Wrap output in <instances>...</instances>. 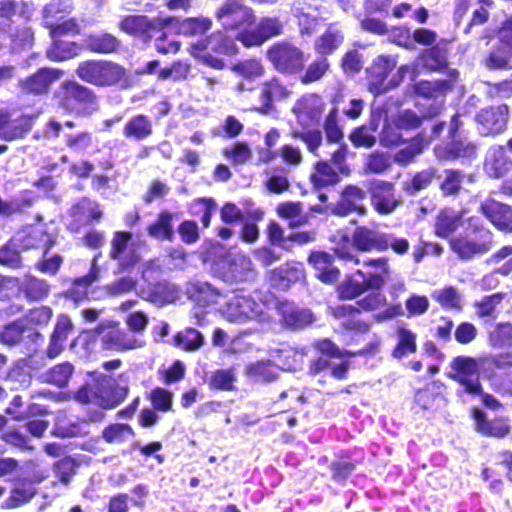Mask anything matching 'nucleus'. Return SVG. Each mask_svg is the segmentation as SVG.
<instances>
[{"instance_id":"nucleus-1","label":"nucleus","mask_w":512,"mask_h":512,"mask_svg":"<svg viewBox=\"0 0 512 512\" xmlns=\"http://www.w3.org/2000/svg\"><path fill=\"white\" fill-rule=\"evenodd\" d=\"M199 293L207 295V304L220 305L223 316L229 322L246 323L256 320L259 323H266L271 318L265 303H258L243 292L232 293L224 303L221 302L222 295L207 283L199 286Z\"/></svg>"},{"instance_id":"nucleus-2","label":"nucleus","mask_w":512,"mask_h":512,"mask_svg":"<svg viewBox=\"0 0 512 512\" xmlns=\"http://www.w3.org/2000/svg\"><path fill=\"white\" fill-rule=\"evenodd\" d=\"M357 306L359 308L346 304L336 306L333 308V315L338 319L348 316L349 318L343 322L346 328L365 332L369 329V325L354 318V312H358L359 309L371 312L383 309V311L373 315L374 320L377 322L388 321L401 314V307L399 305H387L386 296L380 290H376V292L358 301Z\"/></svg>"},{"instance_id":"nucleus-3","label":"nucleus","mask_w":512,"mask_h":512,"mask_svg":"<svg viewBox=\"0 0 512 512\" xmlns=\"http://www.w3.org/2000/svg\"><path fill=\"white\" fill-rule=\"evenodd\" d=\"M493 244V234L482 224L479 217L467 219L464 233L450 240V247L459 258L470 260L489 252Z\"/></svg>"},{"instance_id":"nucleus-4","label":"nucleus","mask_w":512,"mask_h":512,"mask_svg":"<svg viewBox=\"0 0 512 512\" xmlns=\"http://www.w3.org/2000/svg\"><path fill=\"white\" fill-rule=\"evenodd\" d=\"M127 386L116 384L111 377H103L94 385L81 388L75 395L80 403L94 404L104 409L117 406L127 395Z\"/></svg>"},{"instance_id":"nucleus-5","label":"nucleus","mask_w":512,"mask_h":512,"mask_svg":"<svg viewBox=\"0 0 512 512\" xmlns=\"http://www.w3.org/2000/svg\"><path fill=\"white\" fill-rule=\"evenodd\" d=\"M396 60L392 56L380 55L378 56L371 67L368 69L369 73V90L379 95L386 92L388 89L396 87L403 80L407 73L411 74V80L416 77L414 68L404 65L401 66L397 74L394 75L390 81H386L388 74L395 68Z\"/></svg>"},{"instance_id":"nucleus-6","label":"nucleus","mask_w":512,"mask_h":512,"mask_svg":"<svg viewBox=\"0 0 512 512\" xmlns=\"http://www.w3.org/2000/svg\"><path fill=\"white\" fill-rule=\"evenodd\" d=\"M58 105L78 115H89L97 109L93 92L75 81H66L55 92Z\"/></svg>"},{"instance_id":"nucleus-7","label":"nucleus","mask_w":512,"mask_h":512,"mask_svg":"<svg viewBox=\"0 0 512 512\" xmlns=\"http://www.w3.org/2000/svg\"><path fill=\"white\" fill-rule=\"evenodd\" d=\"M191 54L201 59L207 65L215 69H222L225 66L221 55L231 56L237 52L235 41L223 34L216 32L205 40L191 46Z\"/></svg>"},{"instance_id":"nucleus-8","label":"nucleus","mask_w":512,"mask_h":512,"mask_svg":"<svg viewBox=\"0 0 512 512\" xmlns=\"http://www.w3.org/2000/svg\"><path fill=\"white\" fill-rule=\"evenodd\" d=\"M76 74L84 82L100 87L118 84L126 78L124 67L106 60L81 62L76 69Z\"/></svg>"},{"instance_id":"nucleus-9","label":"nucleus","mask_w":512,"mask_h":512,"mask_svg":"<svg viewBox=\"0 0 512 512\" xmlns=\"http://www.w3.org/2000/svg\"><path fill=\"white\" fill-rule=\"evenodd\" d=\"M94 335L101 337L103 345L108 349L131 350L144 345V341L118 327V322L102 320L93 330Z\"/></svg>"},{"instance_id":"nucleus-10","label":"nucleus","mask_w":512,"mask_h":512,"mask_svg":"<svg viewBox=\"0 0 512 512\" xmlns=\"http://www.w3.org/2000/svg\"><path fill=\"white\" fill-rule=\"evenodd\" d=\"M215 17L225 30L248 31L255 19L253 10L238 0L225 1L216 11Z\"/></svg>"},{"instance_id":"nucleus-11","label":"nucleus","mask_w":512,"mask_h":512,"mask_svg":"<svg viewBox=\"0 0 512 512\" xmlns=\"http://www.w3.org/2000/svg\"><path fill=\"white\" fill-rule=\"evenodd\" d=\"M267 57L276 70L282 73L295 74L304 67V54L296 46L282 42L273 45L267 51Z\"/></svg>"},{"instance_id":"nucleus-12","label":"nucleus","mask_w":512,"mask_h":512,"mask_svg":"<svg viewBox=\"0 0 512 512\" xmlns=\"http://www.w3.org/2000/svg\"><path fill=\"white\" fill-rule=\"evenodd\" d=\"M459 119L454 115L450 122L449 135L451 142L446 145H438L434 152L438 159L452 160L457 158H471L475 155L476 146L468 142L462 133L459 132Z\"/></svg>"},{"instance_id":"nucleus-13","label":"nucleus","mask_w":512,"mask_h":512,"mask_svg":"<svg viewBox=\"0 0 512 512\" xmlns=\"http://www.w3.org/2000/svg\"><path fill=\"white\" fill-rule=\"evenodd\" d=\"M326 107L327 104L322 96L306 93L295 102L292 112L302 128H310L321 121Z\"/></svg>"},{"instance_id":"nucleus-14","label":"nucleus","mask_w":512,"mask_h":512,"mask_svg":"<svg viewBox=\"0 0 512 512\" xmlns=\"http://www.w3.org/2000/svg\"><path fill=\"white\" fill-rule=\"evenodd\" d=\"M451 370V378L463 386L467 393L472 395L482 394L476 359L467 356H458L451 362Z\"/></svg>"},{"instance_id":"nucleus-15","label":"nucleus","mask_w":512,"mask_h":512,"mask_svg":"<svg viewBox=\"0 0 512 512\" xmlns=\"http://www.w3.org/2000/svg\"><path fill=\"white\" fill-rule=\"evenodd\" d=\"M33 120L15 109H0V139L10 142L23 138L32 129Z\"/></svg>"},{"instance_id":"nucleus-16","label":"nucleus","mask_w":512,"mask_h":512,"mask_svg":"<svg viewBox=\"0 0 512 512\" xmlns=\"http://www.w3.org/2000/svg\"><path fill=\"white\" fill-rule=\"evenodd\" d=\"M55 243L56 236L48 232L46 226L41 223L24 227L12 237V244H16L20 250L51 248Z\"/></svg>"},{"instance_id":"nucleus-17","label":"nucleus","mask_w":512,"mask_h":512,"mask_svg":"<svg viewBox=\"0 0 512 512\" xmlns=\"http://www.w3.org/2000/svg\"><path fill=\"white\" fill-rule=\"evenodd\" d=\"M374 209L381 215L393 213L401 199L395 193L394 185L383 180H374L368 188Z\"/></svg>"},{"instance_id":"nucleus-18","label":"nucleus","mask_w":512,"mask_h":512,"mask_svg":"<svg viewBox=\"0 0 512 512\" xmlns=\"http://www.w3.org/2000/svg\"><path fill=\"white\" fill-rule=\"evenodd\" d=\"M109 255L110 258L118 262L123 271L134 266L140 260L136 244L132 241V234L129 232L114 233Z\"/></svg>"},{"instance_id":"nucleus-19","label":"nucleus","mask_w":512,"mask_h":512,"mask_svg":"<svg viewBox=\"0 0 512 512\" xmlns=\"http://www.w3.org/2000/svg\"><path fill=\"white\" fill-rule=\"evenodd\" d=\"M282 29L283 25L277 17H263L254 29L238 32L237 39L245 46H258L268 39L280 35Z\"/></svg>"},{"instance_id":"nucleus-20","label":"nucleus","mask_w":512,"mask_h":512,"mask_svg":"<svg viewBox=\"0 0 512 512\" xmlns=\"http://www.w3.org/2000/svg\"><path fill=\"white\" fill-rule=\"evenodd\" d=\"M363 268L356 271V276L366 278L371 290H381L391 275L389 259L386 257L367 259L363 262Z\"/></svg>"},{"instance_id":"nucleus-21","label":"nucleus","mask_w":512,"mask_h":512,"mask_svg":"<svg viewBox=\"0 0 512 512\" xmlns=\"http://www.w3.org/2000/svg\"><path fill=\"white\" fill-rule=\"evenodd\" d=\"M224 277L229 282H249L255 279L256 271L248 256L241 253L229 254Z\"/></svg>"},{"instance_id":"nucleus-22","label":"nucleus","mask_w":512,"mask_h":512,"mask_svg":"<svg viewBox=\"0 0 512 512\" xmlns=\"http://www.w3.org/2000/svg\"><path fill=\"white\" fill-rule=\"evenodd\" d=\"M508 119V107L500 105L481 110L476 121L481 134L500 133L506 126Z\"/></svg>"},{"instance_id":"nucleus-23","label":"nucleus","mask_w":512,"mask_h":512,"mask_svg":"<svg viewBox=\"0 0 512 512\" xmlns=\"http://www.w3.org/2000/svg\"><path fill=\"white\" fill-rule=\"evenodd\" d=\"M366 199V192L357 186H348L342 192L341 198L338 203L333 207L332 212L338 216H347L352 212L360 215L366 213L364 201Z\"/></svg>"},{"instance_id":"nucleus-24","label":"nucleus","mask_w":512,"mask_h":512,"mask_svg":"<svg viewBox=\"0 0 512 512\" xmlns=\"http://www.w3.org/2000/svg\"><path fill=\"white\" fill-rule=\"evenodd\" d=\"M480 210L498 230L512 232V207L489 198L481 203Z\"/></svg>"},{"instance_id":"nucleus-25","label":"nucleus","mask_w":512,"mask_h":512,"mask_svg":"<svg viewBox=\"0 0 512 512\" xmlns=\"http://www.w3.org/2000/svg\"><path fill=\"white\" fill-rule=\"evenodd\" d=\"M468 216L466 209L459 211L446 208L437 216L435 223V232L439 237L447 238L452 235L459 227L467 226Z\"/></svg>"},{"instance_id":"nucleus-26","label":"nucleus","mask_w":512,"mask_h":512,"mask_svg":"<svg viewBox=\"0 0 512 512\" xmlns=\"http://www.w3.org/2000/svg\"><path fill=\"white\" fill-rule=\"evenodd\" d=\"M292 91L283 85L278 79L273 78L266 81L261 89L260 105L251 106L250 110L258 111L262 114H267L272 110V103L288 98Z\"/></svg>"},{"instance_id":"nucleus-27","label":"nucleus","mask_w":512,"mask_h":512,"mask_svg":"<svg viewBox=\"0 0 512 512\" xmlns=\"http://www.w3.org/2000/svg\"><path fill=\"white\" fill-rule=\"evenodd\" d=\"M212 27V20L208 17L196 18H166L165 28L185 36H197L207 32Z\"/></svg>"},{"instance_id":"nucleus-28","label":"nucleus","mask_w":512,"mask_h":512,"mask_svg":"<svg viewBox=\"0 0 512 512\" xmlns=\"http://www.w3.org/2000/svg\"><path fill=\"white\" fill-rule=\"evenodd\" d=\"M63 75V72L53 68H42L35 74L21 81V87L27 93L43 94Z\"/></svg>"},{"instance_id":"nucleus-29","label":"nucleus","mask_w":512,"mask_h":512,"mask_svg":"<svg viewBox=\"0 0 512 512\" xmlns=\"http://www.w3.org/2000/svg\"><path fill=\"white\" fill-rule=\"evenodd\" d=\"M162 25L165 27V19L155 18L149 20L146 16L138 15L128 16L123 19L120 23V28L128 34L150 39L153 37V32Z\"/></svg>"},{"instance_id":"nucleus-30","label":"nucleus","mask_w":512,"mask_h":512,"mask_svg":"<svg viewBox=\"0 0 512 512\" xmlns=\"http://www.w3.org/2000/svg\"><path fill=\"white\" fill-rule=\"evenodd\" d=\"M382 118V107L373 106L369 126H361L353 130L349 139L356 147L370 148L376 143L374 135Z\"/></svg>"},{"instance_id":"nucleus-31","label":"nucleus","mask_w":512,"mask_h":512,"mask_svg":"<svg viewBox=\"0 0 512 512\" xmlns=\"http://www.w3.org/2000/svg\"><path fill=\"white\" fill-rule=\"evenodd\" d=\"M278 314L285 325L301 328L313 322V314L308 309L295 306L293 303L282 301L276 304Z\"/></svg>"},{"instance_id":"nucleus-32","label":"nucleus","mask_w":512,"mask_h":512,"mask_svg":"<svg viewBox=\"0 0 512 512\" xmlns=\"http://www.w3.org/2000/svg\"><path fill=\"white\" fill-rule=\"evenodd\" d=\"M512 168V161L501 146L491 147L485 157L484 170L491 178H500Z\"/></svg>"},{"instance_id":"nucleus-33","label":"nucleus","mask_w":512,"mask_h":512,"mask_svg":"<svg viewBox=\"0 0 512 512\" xmlns=\"http://www.w3.org/2000/svg\"><path fill=\"white\" fill-rule=\"evenodd\" d=\"M384 233L375 228L358 226L352 235L353 246L363 252L381 251Z\"/></svg>"},{"instance_id":"nucleus-34","label":"nucleus","mask_w":512,"mask_h":512,"mask_svg":"<svg viewBox=\"0 0 512 512\" xmlns=\"http://www.w3.org/2000/svg\"><path fill=\"white\" fill-rule=\"evenodd\" d=\"M233 70L243 78L236 85V91L240 94L253 90V80L262 76L264 72L262 64L257 60H246L238 63L233 67Z\"/></svg>"},{"instance_id":"nucleus-35","label":"nucleus","mask_w":512,"mask_h":512,"mask_svg":"<svg viewBox=\"0 0 512 512\" xmlns=\"http://www.w3.org/2000/svg\"><path fill=\"white\" fill-rule=\"evenodd\" d=\"M478 371L484 378L492 379L496 369L512 367V352L501 354H486L476 359Z\"/></svg>"},{"instance_id":"nucleus-36","label":"nucleus","mask_w":512,"mask_h":512,"mask_svg":"<svg viewBox=\"0 0 512 512\" xmlns=\"http://www.w3.org/2000/svg\"><path fill=\"white\" fill-rule=\"evenodd\" d=\"M309 263L317 270V277L324 283H333L338 279L339 270L333 266V258L326 252H313Z\"/></svg>"},{"instance_id":"nucleus-37","label":"nucleus","mask_w":512,"mask_h":512,"mask_svg":"<svg viewBox=\"0 0 512 512\" xmlns=\"http://www.w3.org/2000/svg\"><path fill=\"white\" fill-rule=\"evenodd\" d=\"M19 291L29 300L41 301L48 297L50 285L44 279L27 274L19 283Z\"/></svg>"},{"instance_id":"nucleus-38","label":"nucleus","mask_w":512,"mask_h":512,"mask_svg":"<svg viewBox=\"0 0 512 512\" xmlns=\"http://www.w3.org/2000/svg\"><path fill=\"white\" fill-rule=\"evenodd\" d=\"M175 214L169 211L159 213L155 222L147 227V233L156 240L172 241L174 238L173 221Z\"/></svg>"},{"instance_id":"nucleus-39","label":"nucleus","mask_w":512,"mask_h":512,"mask_svg":"<svg viewBox=\"0 0 512 512\" xmlns=\"http://www.w3.org/2000/svg\"><path fill=\"white\" fill-rule=\"evenodd\" d=\"M120 44V41L114 35L105 32L90 34L85 39L86 47L92 52L100 54L116 52Z\"/></svg>"},{"instance_id":"nucleus-40","label":"nucleus","mask_w":512,"mask_h":512,"mask_svg":"<svg viewBox=\"0 0 512 512\" xmlns=\"http://www.w3.org/2000/svg\"><path fill=\"white\" fill-rule=\"evenodd\" d=\"M152 134V122L145 115H136L129 119L124 126L123 135L126 138L141 141Z\"/></svg>"},{"instance_id":"nucleus-41","label":"nucleus","mask_w":512,"mask_h":512,"mask_svg":"<svg viewBox=\"0 0 512 512\" xmlns=\"http://www.w3.org/2000/svg\"><path fill=\"white\" fill-rule=\"evenodd\" d=\"M317 349L322 354V356L319 357L314 364V370L316 372L331 366L328 358L344 359L354 354L346 350H340L333 342L328 339H324L318 342Z\"/></svg>"},{"instance_id":"nucleus-42","label":"nucleus","mask_w":512,"mask_h":512,"mask_svg":"<svg viewBox=\"0 0 512 512\" xmlns=\"http://www.w3.org/2000/svg\"><path fill=\"white\" fill-rule=\"evenodd\" d=\"M488 341L493 348L512 347V323L498 322L488 329Z\"/></svg>"},{"instance_id":"nucleus-43","label":"nucleus","mask_w":512,"mask_h":512,"mask_svg":"<svg viewBox=\"0 0 512 512\" xmlns=\"http://www.w3.org/2000/svg\"><path fill=\"white\" fill-rule=\"evenodd\" d=\"M473 418L475 421L476 430L485 436L502 438L509 432V427L506 424L498 421H487L485 414L479 409L473 410Z\"/></svg>"},{"instance_id":"nucleus-44","label":"nucleus","mask_w":512,"mask_h":512,"mask_svg":"<svg viewBox=\"0 0 512 512\" xmlns=\"http://www.w3.org/2000/svg\"><path fill=\"white\" fill-rule=\"evenodd\" d=\"M344 40L343 33L335 25H330L327 30L316 40L315 50L326 55L337 49Z\"/></svg>"},{"instance_id":"nucleus-45","label":"nucleus","mask_w":512,"mask_h":512,"mask_svg":"<svg viewBox=\"0 0 512 512\" xmlns=\"http://www.w3.org/2000/svg\"><path fill=\"white\" fill-rule=\"evenodd\" d=\"M278 215L288 221L291 228L305 225L308 222V214L303 213L299 202H285L277 207Z\"/></svg>"},{"instance_id":"nucleus-46","label":"nucleus","mask_w":512,"mask_h":512,"mask_svg":"<svg viewBox=\"0 0 512 512\" xmlns=\"http://www.w3.org/2000/svg\"><path fill=\"white\" fill-rule=\"evenodd\" d=\"M384 116V125L379 134V142L383 147L391 148L398 146L403 142L401 134L402 129H397L395 122L387 112L382 108V117Z\"/></svg>"},{"instance_id":"nucleus-47","label":"nucleus","mask_w":512,"mask_h":512,"mask_svg":"<svg viewBox=\"0 0 512 512\" xmlns=\"http://www.w3.org/2000/svg\"><path fill=\"white\" fill-rule=\"evenodd\" d=\"M74 368L68 363H61L46 370L41 378L44 382L53 384L57 387H65L73 374Z\"/></svg>"},{"instance_id":"nucleus-48","label":"nucleus","mask_w":512,"mask_h":512,"mask_svg":"<svg viewBox=\"0 0 512 512\" xmlns=\"http://www.w3.org/2000/svg\"><path fill=\"white\" fill-rule=\"evenodd\" d=\"M398 343L393 351L395 358L401 359L416 351V334L406 328L399 326L397 329Z\"/></svg>"},{"instance_id":"nucleus-49","label":"nucleus","mask_w":512,"mask_h":512,"mask_svg":"<svg viewBox=\"0 0 512 512\" xmlns=\"http://www.w3.org/2000/svg\"><path fill=\"white\" fill-rule=\"evenodd\" d=\"M53 40V44L47 50V57L50 60L64 61L78 55L79 47L75 42L63 41L58 38Z\"/></svg>"},{"instance_id":"nucleus-50","label":"nucleus","mask_w":512,"mask_h":512,"mask_svg":"<svg viewBox=\"0 0 512 512\" xmlns=\"http://www.w3.org/2000/svg\"><path fill=\"white\" fill-rule=\"evenodd\" d=\"M367 290H371L368 281L364 277L356 276V272L344 281L339 287V294L342 298L353 299Z\"/></svg>"},{"instance_id":"nucleus-51","label":"nucleus","mask_w":512,"mask_h":512,"mask_svg":"<svg viewBox=\"0 0 512 512\" xmlns=\"http://www.w3.org/2000/svg\"><path fill=\"white\" fill-rule=\"evenodd\" d=\"M277 372L278 368L270 361H258L246 367L247 375L257 382L271 381L276 377Z\"/></svg>"},{"instance_id":"nucleus-52","label":"nucleus","mask_w":512,"mask_h":512,"mask_svg":"<svg viewBox=\"0 0 512 512\" xmlns=\"http://www.w3.org/2000/svg\"><path fill=\"white\" fill-rule=\"evenodd\" d=\"M486 65L494 69L512 68V43L501 42V45L490 53Z\"/></svg>"},{"instance_id":"nucleus-53","label":"nucleus","mask_w":512,"mask_h":512,"mask_svg":"<svg viewBox=\"0 0 512 512\" xmlns=\"http://www.w3.org/2000/svg\"><path fill=\"white\" fill-rule=\"evenodd\" d=\"M432 297L445 309L456 311L462 309V296L452 286L434 291Z\"/></svg>"},{"instance_id":"nucleus-54","label":"nucleus","mask_w":512,"mask_h":512,"mask_svg":"<svg viewBox=\"0 0 512 512\" xmlns=\"http://www.w3.org/2000/svg\"><path fill=\"white\" fill-rule=\"evenodd\" d=\"M451 87L450 80L438 79L435 81H420L416 84V93L425 98L442 96Z\"/></svg>"},{"instance_id":"nucleus-55","label":"nucleus","mask_w":512,"mask_h":512,"mask_svg":"<svg viewBox=\"0 0 512 512\" xmlns=\"http://www.w3.org/2000/svg\"><path fill=\"white\" fill-rule=\"evenodd\" d=\"M486 263L496 266L503 276L512 273V246H504L487 258Z\"/></svg>"},{"instance_id":"nucleus-56","label":"nucleus","mask_w":512,"mask_h":512,"mask_svg":"<svg viewBox=\"0 0 512 512\" xmlns=\"http://www.w3.org/2000/svg\"><path fill=\"white\" fill-rule=\"evenodd\" d=\"M429 142L422 137H417L405 148L399 150L394 155V161L400 165H406L412 162L415 157L422 153Z\"/></svg>"},{"instance_id":"nucleus-57","label":"nucleus","mask_w":512,"mask_h":512,"mask_svg":"<svg viewBox=\"0 0 512 512\" xmlns=\"http://www.w3.org/2000/svg\"><path fill=\"white\" fill-rule=\"evenodd\" d=\"M175 344L186 351L198 350L204 341L203 335L196 329L187 328L175 337Z\"/></svg>"},{"instance_id":"nucleus-58","label":"nucleus","mask_w":512,"mask_h":512,"mask_svg":"<svg viewBox=\"0 0 512 512\" xmlns=\"http://www.w3.org/2000/svg\"><path fill=\"white\" fill-rule=\"evenodd\" d=\"M314 186L321 188L332 185L338 181L337 172L326 162L316 164L315 172L311 175Z\"/></svg>"},{"instance_id":"nucleus-59","label":"nucleus","mask_w":512,"mask_h":512,"mask_svg":"<svg viewBox=\"0 0 512 512\" xmlns=\"http://www.w3.org/2000/svg\"><path fill=\"white\" fill-rule=\"evenodd\" d=\"M63 263V257L59 254H51L50 248L45 247L42 259L36 262L35 268L37 271L54 276L58 273Z\"/></svg>"},{"instance_id":"nucleus-60","label":"nucleus","mask_w":512,"mask_h":512,"mask_svg":"<svg viewBox=\"0 0 512 512\" xmlns=\"http://www.w3.org/2000/svg\"><path fill=\"white\" fill-rule=\"evenodd\" d=\"M291 135L293 138L303 141L306 144L307 149L314 154L322 144L323 140L322 132L318 129H293Z\"/></svg>"},{"instance_id":"nucleus-61","label":"nucleus","mask_w":512,"mask_h":512,"mask_svg":"<svg viewBox=\"0 0 512 512\" xmlns=\"http://www.w3.org/2000/svg\"><path fill=\"white\" fill-rule=\"evenodd\" d=\"M72 214L75 217H79L81 220H98L102 216V212L96 202L89 199L80 200L73 208Z\"/></svg>"},{"instance_id":"nucleus-62","label":"nucleus","mask_w":512,"mask_h":512,"mask_svg":"<svg viewBox=\"0 0 512 512\" xmlns=\"http://www.w3.org/2000/svg\"><path fill=\"white\" fill-rule=\"evenodd\" d=\"M328 69L329 63L327 58L319 57L308 65L305 73L301 76V82L303 84H310L318 81L325 75Z\"/></svg>"},{"instance_id":"nucleus-63","label":"nucleus","mask_w":512,"mask_h":512,"mask_svg":"<svg viewBox=\"0 0 512 512\" xmlns=\"http://www.w3.org/2000/svg\"><path fill=\"white\" fill-rule=\"evenodd\" d=\"M71 9L70 0H52L43 9V23L46 27L54 26V18L60 13H67Z\"/></svg>"},{"instance_id":"nucleus-64","label":"nucleus","mask_w":512,"mask_h":512,"mask_svg":"<svg viewBox=\"0 0 512 512\" xmlns=\"http://www.w3.org/2000/svg\"><path fill=\"white\" fill-rule=\"evenodd\" d=\"M0 264L12 269L22 266L20 248L16 244H12V239L0 248Z\"/></svg>"}]
</instances>
